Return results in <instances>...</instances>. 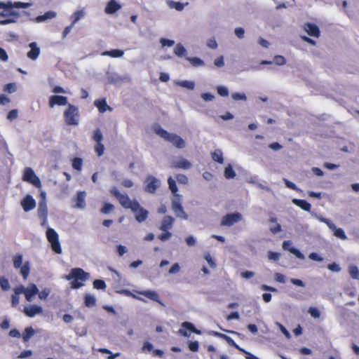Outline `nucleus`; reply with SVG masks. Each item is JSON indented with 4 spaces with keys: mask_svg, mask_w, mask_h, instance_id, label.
<instances>
[{
    "mask_svg": "<svg viewBox=\"0 0 359 359\" xmlns=\"http://www.w3.org/2000/svg\"><path fill=\"white\" fill-rule=\"evenodd\" d=\"M348 272L352 278H353V279L359 278V269H358V266H356L355 265L349 266Z\"/></svg>",
    "mask_w": 359,
    "mask_h": 359,
    "instance_id": "obj_39",
    "label": "nucleus"
},
{
    "mask_svg": "<svg viewBox=\"0 0 359 359\" xmlns=\"http://www.w3.org/2000/svg\"><path fill=\"white\" fill-rule=\"evenodd\" d=\"M4 90L9 93H12L16 90L15 84L14 83H7L5 85Z\"/></svg>",
    "mask_w": 359,
    "mask_h": 359,
    "instance_id": "obj_54",
    "label": "nucleus"
},
{
    "mask_svg": "<svg viewBox=\"0 0 359 359\" xmlns=\"http://www.w3.org/2000/svg\"><path fill=\"white\" fill-rule=\"evenodd\" d=\"M181 328L179 330L178 333L184 337H189L190 333L187 332L189 330L190 332L200 334L201 332L198 330L195 326L189 322H184L181 325Z\"/></svg>",
    "mask_w": 359,
    "mask_h": 359,
    "instance_id": "obj_13",
    "label": "nucleus"
},
{
    "mask_svg": "<svg viewBox=\"0 0 359 359\" xmlns=\"http://www.w3.org/2000/svg\"><path fill=\"white\" fill-rule=\"evenodd\" d=\"M155 133L165 140L172 143L178 149H183L185 147L184 140L176 134L170 133L160 126L155 128Z\"/></svg>",
    "mask_w": 359,
    "mask_h": 359,
    "instance_id": "obj_5",
    "label": "nucleus"
},
{
    "mask_svg": "<svg viewBox=\"0 0 359 359\" xmlns=\"http://www.w3.org/2000/svg\"><path fill=\"white\" fill-rule=\"evenodd\" d=\"M46 237L48 241L50 243L53 251L57 254H61L62 248L57 233L53 229L48 228L46 231Z\"/></svg>",
    "mask_w": 359,
    "mask_h": 359,
    "instance_id": "obj_7",
    "label": "nucleus"
},
{
    "mask_svg": "<svg viewBox=\"0 0 359 359\" xmlns=\"http://www.w3.org/2000/svg\"><path fill=\"white\" fill-rule=\"evenodd\" d=\"M31 5L30 3L20 1H0V17L4 18V19L0 20V25H6L16 22L20 18V13L15 8H27Z\"/></svg>",
    "mask_w": 359,
    "mask_h": 359,
    "instance_id": "obj_1",
    "label": "nucleus"
},
{
    "mask_svg": "<svg viewBox=\"0 0 359 359\" xmlns=\"http://www.w3.org/2000/svg\"><path fill=\"white\" fill-rule=\"evenodd\" d=\"M174 53L179 57H183L186 55L187 50L181 43H177L175 48Z\"/></svg>",
    "mask_w": 359,
    "mask_h": 359,
    "instance_id": "obj_38",
    "label": "nucleus"
},
{
    "mask_svg": "<svg viewBox=\"0 0 359 359\" xmlns=\"http://www.w3.org/2000/svg\"><path fill=\"white\" fill-rule=\"evenodd\" d=\"M177 182L180 184H187L188 183V177L184 174H178L176 176Z\"/></svg>",
    "mask_w": 359,
    "mask_h": 359,
    "instance_id": "obj_57",
    "label": "nucleus"
},
{
    "mask_svg": "<svg viewBox=\"0 0 359 359\" xmlns=\"http://www.w3.org/2000/svg\"><path fill=\"white\" fill-rule=\"evenodd\" d=\"M132 211L135 213V219L140 223L144 222L148 217L149 212L141 207L140 204L135 210Z\"/></svg>",
    "mask_w": 359,
    "mask_h": 359,
    "instance_id": "obj_21",
    "label": "nucleus"
},
{
    "mask_svg": "<svg viewBox=\"0 0 359 359\" xmlns=\"http://www.w3.org/2000/svg\"><path fill=\"white\" fill-rule=\"evenodd\" d=\"M25 314L29 317L33 318L37 314H40L43 312V309L40 306L31 305L29 306H25L23 309Z\"/></svg>",
    "mask_w": 359,
    "mask_h": 359,
    "instance_id": "obj_17",
    "label": "nucleus"
},
{
    "mask_svg": "<svg viewBox=\"0 0 359 359\" xmlns=\"http://www.w3.org/2000/svg\"><path fill=\"white\" fill-rule=\"evenodd\" d=\"M18 111L17 109H12L11 110L8 115H7V118L9 120V121H13L14 119H15L17 117H18Z\"/></svg>",
    "mask_w": 359,
    "mask_h": 359,
    "instance_id": "obj_61",
    "label": "nucleus"
},
{
    "mask_svg": "<svg viewBox=\"0 0 359 359\" xmlns=\"http://www.w3.org/2000/svg\"><path fill=\"white\" fill-rule=\"evenodd\" d=\"M144 190L149 194H155L161 185L160 180L152 175H148L144 182Z\"/></svg>",
    "mask_w": 359,
    "mask_h": 359,
    "instance_id": "obj_9",
    "label": "nucleus"
},
{
    "mask_svg": "<svg viewBox=\"0 0 359 359\" xmlns=\"http://www.w3.org/2000/svg\"><path fill=\"white\" fill-rule=\"evenodd\" d=\"M37 212L39 217L43 221L42 224H44L47 222L48 217V208L45 201L39 203Z\"/></svg>",
    "mask_w": 359,
    "mask_h": 359,
    "instance_id": "obj_20",
    "label": "nucleus"
},
{
    "mask_svg": "<svg viewBox=\"0 0 359 359\" xmlns=\"http://www.w3.org/2000/svg\"><path fill=\"white\" fill-rule=\"evenodd\" d=\"M280 257V254L276 252L269 251L268 252V258L270 260L278 261Z\"/></svg>",
    "mask_w": 359,
    "mask_h": 359,
    "instance_id": "obj_56",
    "label": "nucleus"
},
{
    "mask_svg": "<svg viewBox=\"0 0 359 359\" xmlns=\"http://www.w3.org/2000/svg\"><path fill=\"white\" fill-rule=\"evenodd\" d=\"M139 293L140 294H142L144 297L154 301V302L161 304V299L159 298V295L155 291L144 290V291L140 292Z\"/></svg>",
    "mask_w": 359,
    "mask_h": 359,
    "instance_id": "obj_29",
    "label": "nucleus"
},
{
    "mask_svg": "<svg viewBox=\"0 0 359 359\" xmlns=\"http://www.w3.org/2000/svg\"><path fill=\"white\" fill-rule=\"evenodd\" d=\"M224 176L226 179H233L235 177L236 172L231 165H229L227 167L225 168Z\"/></svg>",
    "mask_w": 359,
    "mask_h": 359,
    "instance_id": "obj_40",
    "label": "nucleus"
},
{
    "mask_svg": "<svg viewBox=\"0 0 359 359\" xmlns=\"http://www.w3.org/2000/svg\"><path fill=\"white\" fill-rule=\"evenodd\" d=\"M168 183L169 185V189H170L172 193L174 194L175 195L177 194L176 193L177 192L178 189L175 180H173L172 177H170L168 180Z\"/></svg>",
    "mask_w": 359,
    "mask_h": 359,
    "instance_id": "obj_43",
    "label": "nucleus"
},
{
    "mask_svg": "<svg viewBox=\"0 0 359 359\" xmlns=\"http://www.w3.org/2000/svg\"><path fill=\"white\" fill-rule=\"evenodd\" d=\"M289 251L292 254L295 255L297 258H299L300 259H304V255L298 249H297V248H295L294 247H292V248H290V249H289Z\"/></svg>",
    "mask_w": 359,
    "mask_h": 359,
    "instance_id": "obj_52",
    "label": "nucleus"
},
{
    "mask_svg": "<svg viewBox=\"0 0 359 359\" xmlns=\"http://www.w3.org/2000/svg\"><path fill=\"white\" fill-rule=\"evenodd\" d=\"M332 231H334V235L336 237H337L341 240L347 239V236H346L344 231L342 229L335 227V229H333Z\"/></svg>",
    "mask_w": 359,
    "mask_h": 359,
    "instance_id": "obj_41",
    "label": "nucleus"
},
{
    "mask_svg": "<svg viewBox=\"0 0 359 359\" xmlns=\"http://www.w3.org/2000/svg\"><path fill=\"white\" fill-rule=\"evenodd\" d=\"M110 193L118 201L121 206L126 209L135 210L139 207L138 201L136 200L131 201L126 194H121L116 187L111 188Z\"/></svg>",
    "mask_w": 359,
    "mask_h": 359,
    "instance_id": "obj_4",
    "label": "nucleus"
},
{
    "mask_svg": "<svg viewBox=\"0 0 359 359\" xmlns=\"http://www.w3.org/2000/svg\"><path fill=\"white\" fill-rule=\"evenodd\" d=\"M21 205L25 212H29L36 207V201L30 195H27L22 201Z\"/></svg>",
    "mask_w": 359,
    "mask_h": 359,
    "instance_id": "obj_15",
    "label": "nucleus"
},
{
    "mask_svg": "<svg viewBox=\"0 0 359 359\" xmlns=\"http://www.w3.org/2000/svg\"><path fill=\"white\" fill-rule=\"evenodd\" d=\"M84 303L87 307H93L96 304V299L94 296L87 294L84 297Z\"/></svg>",
    "mask_w": 359,
    "mask_h": 359,
    "instance_id": "obj_35",
    "label": "nucleus"
},
{
    "mask_svg": "<svg viewBox=\"0 0 359 359\" xmlns=\"http://www.w3.org/2000/svg\"><path fill=\"white\" fill-rule=\"evenodd\" d=\"M191 163L185 158H180L178 161H175L172 163V167L175 168H180L187 170L191 168Z\"/></svg>",
    "mask_w": 359,
    "mask_h": 359,
    "instance_id": "obj_23",
    "label": "nucleus"
},
{
    "mask_svg": "<svg viewBox=\"0 0 359 359\" xmlns=\"http://www.w3.org/2000/svg\"><path fill=\"white\" fill-rule=\"evenodd\" d=\"M120 8V4H118L115 0H110L106 6L104 11L107 14H113Z\"/></svg>",
    "mask_w": 359,
    "mask_h": 359,
    "instance_id": "obj_24",
    "label": "nucleus"
},
{
    "mask_svg": "<svg viewBox=\"0 0 359 359\" xmlns=\"http://www.w3.org/2000/svg\"><path fill=\"white\" fill-rule=\"evenodd\" d=\"M185 4L181 2L171 1L169 2V6L171 8H175L178 11H181L184 9Z\"/></svg>",
    "mask_w": 359,
    "mask_h": 359,
    "instance_id": "obj_42",
    "label": "nucleus"
},
{
    "mask_svg": "<svg viewBox=\"0 0 359 359\" xmlns=\"http://www.w3.org/2000/svg\"><path fill=\"white\" fill-rule=\"evenodd\" d=\"M89 273L81 268H74L70 273L66 276V279L71 280V287L79 289L83 285V283L88 280Z\"/></svg>",
    "mask_w": 359,
    "mask_h": 359,
    "instance_id": "obj_3",
    "label": "nucleus"
},
{
    "mask_svg": "<svg viewBox=\"0 0 359 359\" xmlns=\"http://www.w3.org/2000/svg\"><path fill=\"white\" fill-rule=\"evenodd\" d=\"M212 158L213 161L220 164H222L224 163L223 154L220 149H215L212 153Z\"/></svg>",
    "mask_w": 359,
    "mask_h": 359,
    "instance_id": "obj_34",
    "label": "nucleus"
},
{
    "mask_svg": "<svg viewBox=\"0 0 359 359\" xmlns=\"http://www.w3.org/2000/svg\"><path fill=\"white\" fill-rule=\"evenodd\" d=\"M219 338L224 339L228 343V344H229L230 346L238 348V346L236 344L234 340L233 339H231L230 337H229L224 334L220 333Z\"/></svg>",
    "mask_w": 359,
    "mask_h": 359,
    "instance_id": "obj_47",
    "label": "nucleus"
},
{
    "mask_svg": "<svg viewBox=\"0 0 359 359\" xmlns=\"http://www.w3.org/2000/svg\"><path fill=\"white\" fill-rule=\"evenodd\" d=\"M94 104L100 113H104L107 109L111 110V108L107 104L105 99L96 100L94 102Z\"/></svg>",
    "mask_w": 359,
    "mask_h": 359,
    "instance_id": "obj_27",
    "label": "nucleus"
},
{
    "mask_svg": "<svg viewBox=\"0 0 359 359\" xmlns=\"http://www.w3.org/2000/svg\"><path fill=\"white\" fill-rule=\"evenodd\" d=\"M172 208L177 217L184 219L188 218V215L184 211V208L181 204L180 196L179 194H175V197L172 201Z\"/></svg>",
    "mask_w": 359,
    "mask_h": 359,
    "instance_id": "obj_11",
    "label": "nucleus"
},
{
    "mask_svg": "<svg viewBox=\"0 0 359 359\" xmlns=\"http://www.w3.org/2000/svg\"><path fill=\"white\" fill-rule=\"evenodd\" d=\"M292 203L305 211H311V205L306 200L294 198L292 199Z\"/></svg>",
    "mask_w": 359,
    "mask_h": 359,
    "instance_id": "obj_28",
    "label": "nucleus"
},
{
    "mask_svg": "<svg viewBox=\"0 0 359 359\" xmlns=\"http://www.w3.org/2000/svg\"><path fill=\"white\" fill-rule=\"evenodd\" d=\"M199 344L197 341H190L189 344V348L190 351L193 352H196L198 351Z\"/></svg>",
    "mask_w": 359,
    "mask_h": 359,
    "instance_id": "obj_63",
    "label": "nucleus"
},
{
    "mask_svg": "<svg viewBox=\"0 0 359 359\" xmlns=\"http://www.w3.org/2000/svg\"><path fill=\"white\" fill-rule=\"evenodd\" d=\"M86 192L85 191H79L76 194V196L75 198L76 204L74 205L75 208H83L86 206L85 198H86Z\"/></svg>",
    "mask_w": 359,
    "mask_h": 359,
    "instance_id": "obj_25",
    "label": "nucleus"
},
{
    "mask_svg": "<svg viewBox=\"0 0 359 359\" xmlns=\"http://www.w3.org/2000/svg\"><path fill=\"white\" fill-rule=\"evenodd\" d=\"M194 67H199L204 65V62L199 57H187V58Z\"/></svg>",
    "mask_w": 359,
    "mask_h": 359,
    "instance_id": "obj_44",
    "label": "nucleus"
},
{
    "mask_svg": "<svg viewBox=\"0 0 359 359\" xmlns=\"http://www.w3.org/2000/svg\"><path fill=\"white\" fill-rule=\"evenodd\" d=\"M171 236H172L171 233L169 232L168 230L167 231H165L164 233L160 234L158 236V238L162 241H165L168 240L171 237Z\"/></svg>",
    "mask_w": 359,
    "mask_h": 359,
    "instance_id": "obj_64",
    "label": "nucleus"
},
{
    "mask_svg": "<svg viewBox=\"0 0 359 359\" xmlns=\"http://www.w3.org/2000/svg\"><path fill=\"white\" fill-rule=\"evenodd\" d=\"M273 62L278 65H283L286 63V60L282 55H276Z\"/></svg>",
    "mask_w": 359,
    "mask_h": 359,
    "instance_id": "obj_55",
    "label": "nucleus"
},
{
    "mask_svg": "<svg viewBox=\"0 0 359 359\" xmlns=\"http://www.w3.org/2000/svg\"><path fill=\"white\" fill-rule=\"evenodd\" d=\"M49 107L53 108L55 105L65 106L68 105V99L65 96L54 95L49 97L48 100Z\"/></svg>",
    "mask_w": 359,
    "mask_h": 359,
    "instance_id": "obj_14",
    "label": "nucleus"
},
{
    "mask_svg": "<svg viewBox=\"0 0 359 359\" xmlns=\"http://www.w3.org/2000/svg\"><path fill=\"white\" fill-rule=\"evenodd\" d=\"M72 168L74 170L78 171H81L83 166V160L81 158L75 157L72 160Z\"/></svg>",
    "mask_w": 359,
    "mask_h": 359,
    "instance_id": "obj_37",
    "label": "nucleus"
},
{
    "mask_svg": "<svg viewBox=\"0 0 359 359\" xmlns=\"http://www.w3.org/2000/svg\"><path fill=\"white\" fill-rule=\"evenodd\" d=\"M35 334L34 330L32 328V327H27L25 329V331L22 334V340L24 342H27L29 339L34 336Z\"/></svg>",
    "mask_w": 359,
    "mask_h": 359,
    "instance_id": "obj_32",
    "label": "nucleus"
},
{
    "mask_svg": "<svg viewBox=\"0 0 359 359\" xmlns=\"http://www.w3.org/2000/svg\"><path fill=\"white\" fill-rule=\"evenodd\" d=\"M204 258L211 268L214 269L216 267L217 264L209 252L205 255Z\"/></svg>",
    "mask_w": 359,
    "mask_h": 359,
    "instance_id": "obj_49",
    "label": "nucleus"
},
{
    "mask_svg": "<svg viewBox=\"0 0 359 359\" xmlns=\"http://www.w3.org/2000/svg\"><path fill=\"white\" fill-rule=\"evenodd\" d=\"M309 313L314 318H318L320 316V311L316 307H310L309 309Z\"/></svg>",
    "mask_w": 359,
    "mask_h": 359,
    "instance_id": "obj_53",
    "label": "nucleus"
},
{
    "mask_svg": "<svg viewBox=\"0 0 359 359\" xmlns=\"http://www.w3.org/2000/svg\"><path fill=\"white\" fill-rule=\"evenodd\" d=\"M274 278L276 282L280 283H285L286 281L285 276L280 273H276L274 275Z\"/></svg>",
    "mask_w": 359,
    "mask_h": 359,
    "instance_id": "obj_58",
    "label": "nucleus"
},
{
    "mask_svg": "<svg viewBox=\"0 0 359 359\" xmlns=\"http://www.w3.org/2000/svg\"><path fill=\"white\" fill-rule=\"evenodd\" d=\"M22 180L32 184L36 188H41V183L39 178L36 175L34 170L31 168H26L25 169Z\"/></svg>",
    "mask_w": 359,
    "mask_h": 359,
    "instance_id": "obj_10",
    "label": "nucleus"
},
{
    "mask_svg": "<svg viewBox=\"0 0 359 359\" xmlns=\"http://www.w3.org/2000/svg\"><path fill=\"white\" fill-rule=\"evenodd\" d=\"M30 50L27 53V56L32 60H36L40 55V48L36 42H32L29 44Z\"/></svg>",
    "mask_w": 359,
    "mask_h": 359,
    "instance_id": "obj_22",
    "label": "nucleus"
},
{
    "mask_svg": "<svg viewBox=\"0 0 359 359\" xmlns=\"http://www.w3.org/2000/svg\"><path fill=\"white\" fill-rule=\"evenodd\" d=\"M93 287L97 290H104L107 287L106 283L104 280L97 279L93 282Z\"/></svg>",
    "mask_w": 359,
    "mask_h": 359,
    "instance_id": "obj_46",
    "label": "nucleus"
},
{
    "mask_svg": "<svg viewBox=\"0 0 359 359\" xmlns=\"http://www.w3.org/2000/svg\"><path fill=\"white\" fill-rule=\"evenodd\" d=\"M93 140L95 142V145L94 147V151L97 154L98 156H101L104 153V146L102 143L103 140V135L100 130V129L97 128L93 131Z\"/></svg>",
    "mask_w": 359,
    "mask_h": 359,
    "instance_id": "obj_8",
    "label": "nucleus"
},
{
    "mask_svg": "<svg viewBox=\"0 0 359 359\" xmlns=\"http://www.w3.org/2000/svg\"><path fill=\"white\" fill-rule=\"evenodd\" d=\"M24 291V286L20 285L13 290V294L11 295V305L13 307H16L20 302V295Z\"/></svg>",
    "mask_w": 359,
    "mask_h": 359,
    "instance_id": "obj_19",
    "label": "nucleus"
},
{
    "mask_svg": "<svg viewBox=\"0 0 359 359\" xmlns=\"http://www.w3.org/2000/svg\"><path fill=\"white\" fill-rule=\"evenodd\" d=\"M50 294V290L48 288H45L42 290L41 292H39V297L40 299H46Z\"/></svg>",
    "mask_w": 359,
    "mask_h": 359,
    "instance_id": "obj_60",
    "label": "nucleus"
},
{
    "mask_svg": "<svg viewBox=\"0 0 359 359\" xmlns=\"http://www.w3.org/2000/svg\"><path fill=\"white\" fill-rule=\"evenodd\" d=\"M13 266L15 269H19L22 264V255L20 254L16 255L13 257Z\"/></svg>",
    "mask_w": 359,
    "mask_h": 359,
    "instance_id": "obj_45",
    "label": "nucleus"
},
{
    "mask_svg": "<svg viewBox=\"0 0 359 359\" xmlns=\"http://www.w3.org/2000/svg\"><path fill=\"white\" fill-rule=\"evenodd\" d=\"M63 117L67 126H78L80 120V113L78 107L68 104L67 107L63 112Z\"/></svg>",
    "mask_w": 359,
    "mask_h": 359,
    "instance_id": "obj_6",
    "label": "nucleus"
},
{
    "mask_svg": "<svg viewBox=\"0 0 359 359\" xmlns=\"http://www.w3.org/2000/svg\"><path fill=\"white\" fill-rule=\"evenodd\" d=\"M0 287L3 291L9 290L11 285L8 279L4 276H0Z\"/></svg>",
    "mask_w": 359,
    "mask_h": 359,
    "instance_id": "obj_36",
    "label": "nucleus"
},
{
    "mask_svg": "<svg viewBox=\"0 0 359 359\" xmlns=\"http://www.w3.org/2000/svg\"><path fill=\"white\" fill-rule=\"evenodd\" d=\"M22 293L25 294L27 301L31 302L32 297L39 293V290L35 284H30L27 288L24 287Z\"/></svg>",
    "mask_w": 359,
    "mask_h": 359,
    "instance_id": "obj_18",
    "label": "nucleus"
},
{
    "mask_svg": "<svg viewBox=\"0 0 359 359\" xmlns=\"http://www.w3.org/2000/svg\"><path fill=\"white\" fill-rule=\"evenodd\" d=\"M180 85L184 88H186L189 90H193L195 87V83L193 81H182L180 83Z\"/></svg>",
    "mask_w": 359,
    "mask_h": 359,
    "instance_id": "obj_50",
    "label": "nucleus"
},
{
    "mask_svg": "<svg viewBox=\"0 0 359 359\" xmlns=\"http://www.w3.org/2000/svg\"><path fill=\"white\" fill-rule=\"evenodd\" d=\"M114 209V206L108 203H105L103 207L101 208V212L103 214H108L110 212L113 211Z\"/></svg>",
    "mask_w": 359,
    "mask_h": 359,
    "instance_id": "obj_48",
    "label": "nucleus"
},
{
    "mask_svg": "<svg viewBox=\"0 0 359 359\" xmlns=\"http://www.w3.org/2000/svg\"><path fill=\"white\" fill-rule=\"evenodd\" d=\"M304 29L311 36L318 38L320 35L319 27L316 24L306 22L304 25Z\"/></svg>",
    "mask_w": 359,
    "mask_h": 359,
    "instance_id": "obj_16",
    "label": "nucleus"
},
{
    "mask_svg": "<svg viewBox=\"0 0 359 359\" xmlns=\"http://www.w3.org/2000/svg\"><path fill=\"white\" fill-rule=\"evenodd\" d=\"M89 273L81 268H74L70 273L66 276V279L71 280V287L79 289L83 285V283L88 280Z\"/></svg>",
    "mask_w": 359,
    "mask_h": 359,
    "instance_id": "obj_2",
    "label": "nucleus"
},
{
    "mask_svg": "<svg viewBox=\"0 0 359 359\" xmlns=\"http://www.w3.org/2000/svg\"><path fill=\"white\" fill-rule=\"evenodd\" d=\"M217 93L222 97H226L229 95V90L227 88L219 86L217 88Z\"/></svg>",
    "mask_w": 359,
    "mask_h": 359,
    "instance_id": "obj_51",
    "label": "nucleus"
},
{
    "mask_svg": "<svg viewBox=\"0 0 359 359\" xmlns=\"http://www.w3.org/2000/svg\"><path fill=\"white\" fill-rule=\"evenodd\" d=\"M327 269L332 271L334 272H339L341 270V267L339 264H336L335 262H332L331 264H329L327 265Z\"/></svg>",
    "mask_w": 359,
    "mask_h": 359,
    "instance_id": "obj_62",
    "label": "nucleus"
},
{
    "mask_svg": "<svg viewBox=\"0 0 359 359\" xmlns=\"http://www.w3.org/2000/svg\"><path fill=\"white\" fill-rule=\"evenodd\" d=\"M174 222V218L171 216L167 215L164 217L160 229L163 231H167L171 229Z\"/></svg>",
    "mask_w": 359,
    "mask_h": 359,
    "instance_id": "obj_26",
    "label": "nucleus"
},
{
    "mask_svg": "<svg viewBox=\"0 0 359 359\" xmlns=\"http://www.w3.org/2000/svg\"><path fill=\"white\" fill-rule=\"evenodd\" d=\"M19 269H20V274L22 275V278L26 280L30 272V265L29 262H25L24 264Z\"/></svg>",
    "mask_w": 359,
    "mask_h": 359,
    "instance_id": "obj_33",
    "label": "nucleus"
},
{
    "mask_svg": "<svg viewBox=\"0 0 359 359\" xmlns=\"http://www.w3.org/2000/svg\"><path fill=\"white\" fill-rule=\"evenodd\" d=\"M231 97L235 100H246L247 97L244 93H235L231 95Z\"/></svg>",
    "mask_w": 359,
    "mask_h": 359,
    "instance_id": "obj_59",
    "label": "nucleus"
},
{
    "mask_svg": "<svg viewBox=\"0 0 359 359\" xmlns=\"http://www.w3.org/2000/svg\"><path fill=\"white\" fill-rule=\"evenodd\" d=\"M124 53L121 50L114 49L111 50H107L102 53V55L109 56L111 57H120L123 55Z\"/></svg>",
    "mask_w": 359,
    "mask_h": 359,
    "instance_id": "obj_31",
    "label": "nucleus"
},
{
    "mask_svg": "<svg viewBox=\"0 0 359 359\" xmlns=\"http://www.w3.org/2000/svg\"><path fill=\"white\" fill-rule=\"evenodd\" d=\"M56 16V13L52 11L46 12L44 14L39 15L36 18L38 22H43L48 19H53Z\"/></svg>",
    "mask_w": 359,
    "mask_h": 359,
    "instance_id": "obj_30",
    "label": "nucleus"
},
{
    "mask_svg": "<svg viewBox=\"0 0 359 359\" xmlns=\"http://www.w3.org/2000/svg\"><path fill=\"white\" fill-rule=\"evenodd\" d=\"M242 219V215L239 212L226 214L222 217L221 225L231 226L234 223L239 222Z\"/></svg>",
    "mask_w": 359,
    "mask_h": 359,
    "instance_id": "obj_12",
    "label": "nucleus"
}]
</instances>
